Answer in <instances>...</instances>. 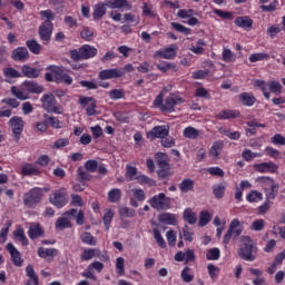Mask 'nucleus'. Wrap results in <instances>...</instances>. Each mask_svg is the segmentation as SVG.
I'll use <instances>...</instances> for the list:
<instances>
[{"mask_svg": "<svg viewBox=\"0 0 285 285\" xmlns=\"http://www.w3.org/2000/svg\"><path fill=\"white\" fill-rule=\"evenodd\" d=\"M11 58L13 61H27V59H30V52L26 47H18L12 51Z\"/></svg>", "mask_w": 285, "mask_h": 285, "instance_id": "15", "label": "nucleus"}, {"mask_svg": "<svg viewBox=\"0 0 285 285\" xmlns=\"http://www.w3.org/2000/svg\"><path fill=\"white\" fill-rule=\"evenodd\" d=\"M38 255L42 258V259H48V257H50V259H55V257H57L59 255V250H57V248H43V247H39L38 248Z\"/></svg>", "mask_w": 285, "mask_h": 285, "instance_id": "22", "label": "nucleus"}, {"mask_svg": "<svg viewBox=\"0 0 285 285\" xmlns=\"http://www.w3.org/2000/svg\"><path fill=\"white\" fill-rule=\"evenodd\" d=\"M9 124L11 126L16 139H19V137H21V134L23 132V119H21V117L19 116H13L9 120Z\"/></svg>", "mask_w": 285, "mask_h": 285, "instance_id": "11", "label": "nucleus"}, {"mask_svg": "<svg viewBox=\"0 0 285 285\" xmlns=\"http://www.w3.org/2000/svg\"><path fill=\"white\" fill-rule=\"evenodd\" d=\"M224 148V142L222 141H215L209 150V155L212 157H219V151Z\"/></svg>", "mask_w": 285, "mask_h": 285, "instance_id": "44", "label": "nucleus"}, {"mask_svg": "<svg viewBox=\"0 0 285 285\" xmlns=\"http://www.w3.org/2000/svg\"><path fill=\"white\" fill-rule=\"evenodd\" d=\"M107 8L111 10H131L132 6L128 3V0H110L106 2Z\"/></svg>", "mask_w": 285, "mask_h": 285, "instance_id": "16", "label": "nucleus"}, {"mask_svg": "<svg viewBox=\"0 0 285 285\" xmlns=\"http://www.w3.org/2000/svg\"><path fill=\"white\" fill-rule=\"evenodd\" d=\"M52 22L48 20L45 21L38 29V35L45 46H48V43H50V39H52Z\"/></svg>", "mask_w": 285, "mask_h": 285, "instance_id": "8", "label": "nucleus"}, {"mask_svg": "<svg viewBox=\"0 0 285 285\" xmlns=\"http://www.w3.org/2000/svg\"><path fill=\"white\" fill-rule=\"evenodd\" d=\"M98 77L101 81L106 79H119V77H124V71L119 69H105L99 71Z\"/></svg>", "mask_w": 285, "mask_h": 285, "instance_id": "13", "label": "nucleus"}, {"mask_svg": "<svg viewBox=\"0 0 285 285\" xmlns=\"http://www.w3.org/2000/svg\"><path fill=\"white\" fill-rule=\"evenodd\" d=\"M155 159L159 168L170 169V164H168V155L166 153H157L155 155Z\"/></svg>", "mask_w": 285, "mask_h": 285, "instance_id": "24", "label": "nucleus"}, {"mask_svg": "<svg viewBox=\"0 0 285 285\" xmlns=\"http://www.w3.org/2000/svg\"><path fill=\"white\" fill-rule=\"evenodd\" d=\"M43 119H46L47 125L50 126L51 128H61V126H59L61 121H59L56 117L45 114Z\"/></svg>", "mask_w": 285, "mask_h": 285, "instance_id": "42", "label": "nucleus"}, {"mask_svg": "<svg viewBox=\"0 0 285 285\" xmlns=\"http://www.w3.org/2000/svg\"><path fill=\"white\" fill-rule=\"evenodd\" d=\"M171 28H174V30H176L177 32H180L181 35H190L191 30L188 27H185L181 23L178 22H171L170 23Z\"/></svg>", "mask_w": 285, "mask_h": 285, "instance_id": "43", "label": "nucleus"}, {"mask_svg": "<svg viewBox=\"0 0 285 285\" xmlns=\"http://www.w3.org/2000/svg\"><path fill=\"white\" fill-rule=\"evenodd\" d=\"M254 168L258 170V173H277V169L279 166H277L275 163H262V164H255Z\"/></svg>", "mask_w": 285, "mask_h": 285, "instance_id": "17", "label": "nucleus"}, {"mask_svg": "<svg viewBox=\"0 0 285 285\" xmlns=\"http://www.w3.org/2000/svg\"><path fill=\"white\" fill-rule=\"evenodd\" d=\"M43 110L55 112L56 115H63V107L57 104V98L52 94H45L40 99Z\"/></svg>", "mask_w": 285, "mask_h": 285, "instance_id": "4", "label": "nucleus"}, {"mask_svg": "<svg viewBox=\"0 0 285 285\" xmlns=\"http://www.w3.org/2000/svg\"><path fill=\"white\" fill-rule=\"evenodd\" d=\"M234 23L238 26V28H253V19L249 17H237Z\"/></svg>", "mask_w": 285, "mask_h": 285, "instance_id": "31", "label": "nucleus"}, {"mask_svg": "<svg viewBox=\"0 0 285 285\" xmlns=\"http://www.w3.org/2000/svg\"><path fill=\"white\" fill-rule=\"evenodd\" d=\"M22 86L33 95H41L43 92V86H39L36 81L26 80Z\"/></svg>", "mask_w": 285, "mask_h": 285, "instance_id": "20", "label": "nucleus"}, {"mask_svg": "<svg viewBox=\"0 0 285 285\" xmlns=\"http://www.w3.org/2000/svg\"><path fill=\"white\" fill-rule=\"evenodd\" d=\"M170 197L166 196V194L160 193L149 199V204L151 208L155 210H168L170 208Z\"/></svg>", "mask_w": 285, "mask_h": 285, "instance_id": "5", "label": "nucleus"}, {"mask_svg": "<svg viewBox=\"0 0 285 285\" xmlns=\"http://www.w3.org/2000/svg\"><path fill=\"white\" fill-rule=\"evenodd\" d=\"M121 199V189L114 188L108 193V200L111 204H117V202H120Z\"/></svg>", "mask_w": 285, "mask_h": 285, "instance_id": "36", "label": "nucleus"}, {"mask_svg": "<svg viewBox=\"0 0 285 285\" xmlns=\"http://www.w3.org/2000/svg\"><path fill=\"white\" fill-rule=\"evenodd\" d=\"M136 179L139 181V184H146L147 186H157V181L146 175H140Z\"/></svg>", "mask_w": 285, "mask_h": 285, "instance_id": "52", "label": "nucleus"}, {"mask_svg": "<svg viewBox=\"0 0 285 285\" xmlns=\"http://www.w3.org/2000/svg\"><path fill=\"white\" fill-rule=\"evenodd\" d=\"M219 255H220L219 248L214 247V248L208 249L206 257L209 261H217V259H219Z\"/></svg>", "mask_w": 285, "mask_h": 285, "instance_id": "51", "label": "nucleus"}, {"mask_svg": "<svg viewBox=\"0 0 285 285\" xmlns=\"http://www.w3.org/2000/svg\"><path fill=\"white\" fill-rule=\"evenodd\" d=\"M80 37L82 39H86V41H92V37H95V32H92V30H90V28L86 27L80 32Z\"/></svg>", "mask_w": 285, "mask_h": 285, "instance_id": "58", "label": "nucleus"}, {"mask_svg": "<svg viewBox=\"0 0 285 285\" xmlns=\"http://www.w3.org/2000/svg\"><path fill=\"white\" fill-rule=\"evenodd\" d=\"M240 243L238 257L245 262H255L257 259V253H259L257 243L250 236H240Z\"/></svg>", "mask_w": 285, "mask_h": 285, "instance_id": "1", "label": "nucleus"}, {"mask_svg": "<svg viewBox=\"0 0 285 285\" xmlns=\"http://www.w3.org/2000/svg\"><path fill=\"white\" fill-rule=\"evenodd\" d=\"M154 239H156V242H157L158 246H160V248H166V240L161 236V232H159V229H157V228H154Z\"/></svg>", "mask_w": 285, "mask_h": 285, "instance_id": "49", "label": "nucleus"}, {"mask_svg": "<svg viewBox=\"0 0 285 285\" xmlns=\"http://www.w3.org/2000/svg\"><path fill=\"white\" fill-rule=\"evenodd\" d=\"M160 144L164 148H173L175 146V138L173 136H166L160 139Z\"/></svg>", "mask_w": 285, "mask_h": 285, "instance_id": "55", "label": "nucleus"}, {"mask_svg": "<svg viewBox=\"0 0 285 285\" xmlns=\"http://www.w3.org/2000/svg\"><path fill=\"white\" fill-rule=\"evenodd\" d=\"M272 144L275 146H285V137L282 134H276L272 137Z\"/></svg>", "mask_w": 285, "mask_h": 285, "instance_id": "62", "label": "nucleus"}, {"mask_svg": "<svg viewBox=\"0 0 285 285\" xmlns=\"http://www.w3.org/2000/svg\"><path fill=\"white\" fill-rule=\"evenodd\" d=\"M266 226V222L264 219H257L252 223L250 229L252 230H264V227Z\"/></svg>", "mask_w": 285, "mask_h": 285, "instance_id": "57", "label": "nucleus"}, {"mask_svg": "<svg viewBox=\"0 0 285 285\" xmlns=\"http://www.w3.org/2000/svg\"><path fill=\"white\" fill-rule=\"evenodd\" d=\"M195 188V180L190 178L183 179V181L179 184V189L183 193H190Z\"/></svg>", "mask_w": 285, "mask_h": 285, "instance_id": "33", "label": "nucleus"}, {"mask_svg": "<svg viewBox=\"0 0 285 285\" xmlns=\"http://www.w3.org/2000/svg\"><path fill=\"white\" fill-rule=\"evenodd\" d=\"M257 199H262V193H259L257 190H252L247 195V202H249V203L257 202Z\"/></svg>", "mask_w": 285, "mask_h": 285, "instance_id": "63", "label": "nucleus"}, {"mask_svg": "<svg viewBox=\"0 0 285 285\" xmlns=\"http://www.w3.org/2000/svg\"><path fill=\"white\" fill-rule=\"evenodd\" d=\"M184 137L187 139H197L199 137V130L194 127H187L184 129Z\"/></svg>", "mask_w": 285, "mask_h": 285, "instance_id": "40", "label": "nucleus"}, {"mask_svg": "<svg viewBox=\"0 0 285 285\" xmlns=\"http://www.w3.org/2000/svg\"><path fill=\"white\" fill-rule=\"evenodd\" d=\"M184 104V99L180 97H177L175 95H171L166 98L165 104L161 106L163 112H174L175 106Z\"/></svg>", "mask_w": 285, "mask_h": 285, "instance_id": "10", "label": "nucleus"}, {"mask_svg": "<svg viewBox=\"0 0 285 285\" xmlns=\"http://www.w3.org/2000/svg\"><path fill=\"white\" fill-rule=\"evenodd\" d=\"M56 228L63 230V228H70V220L67 218L60 217L56 222Z\"/></svg>", "mask_w": 285, "mask_h": 285, "instance_id": "56", "label": "nucleus"}, {"mask_svg": "<svg viewBox=\"0 0 285 285\" xmlns=\"http://www.w3.org/2000/svg\"><path fill=\"white\" fill-rule=\"evenodd\" d=\"M109 97L114 100L124 99V97H126V91L124 89H112L109 91Z\"/></svg>", "mask_w": 285, "mask_h": 285, "instance_id": "48", "label": "nucleus"}, {"mask_svg": "<svg viewBox=\"0 0 285 285\" xmlns=\"http://www.w3.org/2000/svg\"><path fill=\"white\" fill-rule=\"evenodd\" d=\"M99 168V163L97 160H87L85 163V169H87L88 173H95Z\"/></svg>", "mask_w": 285, "mask_h": 285, "instance_id": "54", "label": "nucleus"}, {"mask_svg": "<svg viewBox=\"0 0 285 285\" xmlns=\"http://www.w3.org/2000/svg\"><path fill=\"white\" fill-rule=\"evenodd\" d=\"M139 176H137V167H132L130 165H127L126 167V178L128 181H132L134 179H137Z\"/></svg>", "mask_w": 285, "mask_h": 285, "instance_id": "41", "label": "nucleus"}, {"mask_svg": "<svg viewBox=\"0 0 285 285\" xmlns=\"http://www.w3.org/2000/svg\"><path fill=\"white\" fill-rule=\"evenodd\" d=\"M183 217L185 222H187V224H190L191 226L197 224V214L190 208L185 209Z\"/></svg>", "mask_w": 285, "mask_h": 285, "instance_id": "32", "label": "nucleus"}, {"mask_svg": "<svg viewBox=\"0 0 285 285\" xmlns=\"http://www.w3.org/2000/svg\"><path fill=\"white\" fill-rule=\"evenodd\" d=\"M180 277H181L183 282H185L186 284H189V282H193V279H195V276H193V274H190V267H185L181 271Z\"/></svg>", "mask_w": 285, "mask_h": 285, "instance_id": "47", "label": "nucleus"}, {"mask_svg": "<svg viewBox=\"0 0 285 285\" xmlns=\"http://www.w3.org/2000/svg\"><path fill=\"white\" fill-rule=\"evenodd\" d=\"M4 77H8L9 79H19L21 77V72H19L17 69L12 67H8L3 69Z\"/></svg>", "mask_w": 285, "mask_h": 285, "instance_id": "39", "label": "nucleus"}, {"mask_svg": "<svg viewBox=\"0 0 285 285\" xmlns=\"http://www.w3.org/2000/svg\"><path fill=\"white\" fill-rule=\"evenodd\" d=\"M126 265H125V261L124 257H118L116 259V269L118 275H124L126 273Z\"/></svg>", "mask_w": 285, "mask_h": 285, "instance_id": "53", "label": "nucleus"}, {"mask_svg": "<svg viewBox=\"0 0 285 285\" xmlns=\"http://www.w3.org/2000/svg\"><path fill=\"white\" fill-rule=\"evenodd\" d=\"M158 222H160V224H166L167 226H177V217H175V214L170 213L158 215Z\"/></svg>", "mask_w": 285, "mask_h": 285, "instance_id": "21", "label": "nucleus"}, {"mask_svg": "<svg viewBox=\"0 0 285 285\" xmlns=\"http://www.w3.org/2000/svg\"><path fill=\"white\" fill-rule=\"evenodd\" d=\"M21 175L27 177H30L32 175L39 176L41 175V171L39 170V168H37V166L32 164H27L22 167Z\"/></svg>", "mask_w": 285, "mask_h": 285, "instance_id": "28", "label": "nucleus"}, {"mask_svg": "<svg viewBox=\"0 0 285 285\" xmlns=\"http://www.w3.org/2000/svg\"><path fill=\"white\" fill-rule=\"evenodd\" d=\"M7 250L10 253L13 266H22L23 259L21 258V253L12 243L7 244Z\"/></svg>", "mask_w": 285, "mask_h": 285, "instance_id": "14", "label": "nucleus"}, {"mask_svg": "<svg viewBox=\"0 0 285 285\" xmlns=\"http://www.w3.org/2000/svg\"><path fill=\"white\" fill-rule=\"evenodd\" d=\"M168 135H170V126H155L151 130L147 131V139L155 141V139H163L164 137H168Z\"/></svg>", "mask_w": 285, "mask_h": 285, "instance_id": "7", "label": "nucleus"}, {"mask_svg": "<svg viewBox=\"0 0 285 285\" xmlns=\"http://www.w3.org/2000/svg\"><path fill=\"white\" fill-rule=\"evenodd\" d=\"M46 235V230L41 228V225L39 223L31 225L28 230V236L30 239H37L39 237H43Z\"/></svg>", "mask_w": 285, "mask_h": 285, "instance_id": "18", "label": "nucleus"}, {"mask_svg": "<svg viewBox=\"0 0 285 285\" xmlns=\"http://www.w3.org/2000/svg\"><path fill=\"white\" fill-rule=\"evenodd\" d=\"M226 193V185L223 183L213 186V195L216 199H222Z\"/></svg>", "mask_w": 285, "mask_h": 285, "instance_id": "35", "label": "nucleus"}, {"mask_svg": "<svg viewBox=\"0 0 285 285\" xmlns=\"http://www.w3.org/2000/svg\"><path fill=\"white\" fill-rule=\"evenodd\" d=\"M239 219L235 218L230 222L228 230L224 235L223 244L225 246L230 243V239H237L242 235V228H239Z\"/></svg>", "mask_w": 285, "mask_h": 285, "instance_id": "6", "label": "nucleus"}, {"mask_svg": "<svg viewBox=\"0 0 285 285\" xmlns=\"http://www.w3.org/2000/svg\"><path fill=\"white\" fill-rule=\"evenodd\" d=\"M80 239L83 244H88V246H97V238L90 232L82 233Z\"/></svg>", "mask_w": 285, "mask_h": 285, "instance_id": "34", "label": "nucleus"}, {"mask_svg": "<svg viewBox=\"0 0 285 285\" xmlns=\"http://www.w3.org/2000/svg\"><path fill=\"white\" fill-rule=\"evenodd\" d=\"M106 6H107L106 3H98L94 7L92 17L95 21H99V19H101V17L106 14L107 12Z\"/></svg>", "mask_w": 285, "mask_h": 285, "instance_id": "30", "label": "nucleus"}, {"mask_svg": "<svg viewBox=\"0 0 285 285\" xmlns=\"http://www.w3.org/2000/svg\"><path fill=\"white\" fill-rule=\"evenodd\" d=\"M52 75L56 83H67V86H72V77L66 73L63 67H55L52 69Z\"/></svg>", "mask_w": 285, "mask_h": 285, "instance_id": "9", "label": "nucleus"}, {"mask_svg": "<svg viewBox=\"0 0 285 285\" xmlns=\"http://www.w3.org/2000/svg\"><path fill=\"white\" fill-rule=\"evenodd\" d=\"M21 72L23 77H27L28 79H37L39 75H41V69L32 68L28 65H24L21 67Z\"/></svg>", "mask_w": 285, "mask_h": 285, "instance_id": "19", "label": "nucleus"}, {"mask_svg": "<svg viewBox=\"0 0 285 285\" xmlns=\"http://www.w3.org/2000/svg\"><path fill=\"white\" fill-rule=\"evenodd\" d=\"M92 179V176L90 173L86 169V167H78L77 169V180L80 184H86V181H90Z\"/></svg>", "mask_w": 285, "mask_h": 285, "instance_id": "26", "label": "nucleus"}, {"mask_svg": "<svg viewBox=\"0 0 285 285\" xmlns=\"http://www.w3.org/2000/svg\"><path fill=\"white\" fill-rule=\"evenodd\" d=\"M27 276L30 278V282H33V285H39V276L35 273V267L32 265H28L26 267Z\"/></svg>", "mask_w": 285, "mask_h": 285, "instance_id": "37", "label": "nucleus"}, {"mask_svg": "<svg viewBox=\"0 0 285 285\" xmlns=\"http://www.w3.org/2000/svg\"><path fill=\"white\" fill-rule=\"evenodd\" d=\"M237 117H239V111L233 109L222 110L216 115V119H237Z\"/></svg>", "mask_w": 285, "mask_h": 285, "instance_id": "29", "label": "nucleus"}, {"mask_svg": "<svg viewBox=\"0 0 285 285\" xmlns=\"http://www.w3.org/2000/svg\"><path fill=\"white\" fill-rule=\"evenodd\" d=\"M210 219H212V216H210V213H208V210L200 212L198 226H200V228H204V226H207Z\"/></svg>", "mask_w": 285, "mask_h": 285, "instance_id": "38", "label": "nucleus"}, {"mask_svg": "<svg viewBox=\"0 0 285 285\" xmlns=\"http://www.w3.org/2000/svg\"><path fill=\"white\" fill-rule=\"evenodd\" d=\"M95 257V249H85L80 256L82 262H90Z\"/></svg>", "mask_w": 285, "mask_h": 285, "instance_id": "61", "label": "nucleus"}, {"mask_svg": "<svg viewBox=\"0 0 285 285\" xmlns=\"http://www.w3.org/2000/svg\"><path fill=\"white\" fill-rule=\"evenodd\" d=\"M154 57L155 59H157V57H160L161 59H175L177 57V51L173 47H169L165 50L156 51Z\"/></svg>", "mask_w": 285, "mask_h": 285, "instance_id": "23", "label": "nucleus"}, {"mask_svg": "<svg viewBox=\"0 0 285 285\" xmlns=\"http://www.w3.org/2000/svg\"><path fill=\"white\" fill-rule=\"evenodd\" d=\"M242 156H243V159H245V161H253L255 157H262V154L253 153L250 151V149H245Z\"/></svg>", "mask_w": 285, "mask_h": 285, "instance_id": "50", "label": "nucleus"}, {"mask_svg": "<svg viewBox=\"0 0 285 285\" xmlns=\"http://www.w3.org/2000/svg\"><path fill=\"white\" fill-rule=\"evenodd\" d=\"M112 217H115V213L112 210H108L105 213L102 217L104 225L106 227V230H110V223L112 222Z\"/></svg>", "mask_w": 285, "mask_h": 285, "instance_id": "46", "label": "nucleus"}, {"mask_svg": "<svg viewBox=\"0 0 285 285\" xmlns=\"http://www.w3.org/2000/svg\"><path fill=\"white\" fill-rule=\"evenodd\" d=\"M13 235L16 238H18L23 246H28V237H26V233L23 232V228H18L13 232Z\"/></svg>", "mask_w": 285, "mask_h": 285, "instance_id": "45", "label": "nucleus"}, {"mask_svg": "<svg viewBox=\"0 0 285 285\" xmlns=\"http://www.w3.org/2000/svg\"><path fill=\"white\" fill-rule=\"evenodd\" d=\"M97 52L98 50L94 46L83 45L78 50H70L69 55L73 61H83L97 57Z\"/></svg>", "mask_w": 285, "mask_h": 285, "instance_id": "2", "label": "nucleus"}, {"mask_svg": "<svg viewBox=\"0 0 285 285\" xmlns=\"http://www.w3.org/2000/svg\"><path fill=\"white\" fill-rule=\"evenodd\" d=\"M119 215L121 217H135V209H130L128 207H122L119 209Z\"/></svg>", "mask_w": 285, "mask_h": 285, "instance_id": "64", "label": "nucleus"}, {"mask_svg": "<svg viewBox=\"0 0 285 285\" xmlns=\"http://www.w3.org/2000/svg\"><path fill=\"white\" fill-rule=\"evenodd\" d=\"M238 99L243 106H255V101H257V98L253 96V94L243 92L238 96Z\"/></svg>", "mask_w": 285, "mask_h": 285, "instance_id": "25", "label": "nucleus"}, {"mask_svg": "<svg viewBox=\"0 0 285 285\" xmlns=\"http://www.w3.org/2000/svg\"><path fill=\"white\" fill-rule=\"evenodd\" d=\"M26 46L32 55H41V50H43V47L35 39L27 40Z\"/></svg>", "mask_w": 285, "mask_h": 285, "instance_id": "27", "label": "nucleus"}, {"mask_svg": "<svg viewBox=\"0 0 285 285\" xmlns=\"http://www.w3.org/2000/svg\"><path fill=\"white\" fill-rule=\"evenodd\" d=\"M49 202L56 208H63L68 204V198H66V193L59 190L53 193V196H50Z\"/></svg>", "mask_w": 285, "mask_h": 285, "instance_id": "12", "label": "nucleus"}, {"mask_svg": "<svg viewBox=\"0 0 285 285\" xmlns=\"http://www.w3.org/2000/svg\"><path fill=\"white\" fill-rule=\"evenodd\" d=\"M41 199H43V190L35 187L23 195V205L27 208H36L38 204H41Z\"/></svg>", "mask_w": 285, "mask_h": 285, "instance_id": "3", "label": "nucleus"}, {"mask_svg": "<svg viewBox=\"0 0 285 285\" xmlns=\"http://www.w3.org/2000/svg\"><path fill=\"white\" fill-rule=\"evenodd\" d=\"M11 95L17 97V99H20V101H26V99H28V96H26L23 91L19 90L17 87H11Z\"/></svg>", "mask_w": 285, "mask_h": 285, "instance_id": "59", "label": "nucleus"}, {"mask_svg": "<svg viewBox=\"0 0 285 285\" xmlns=\"http://www.w3.org/2000/svg\"><path fill=\"white\" fill-rule=\"evenodd\" d=\"M265 59H268L267 53H254L249 56V61L252 63H256V61H264Z\"/></svg>", "mask_w": 285, "mask_h": 285, "instance_id": "60", "label": "nucleus"}]
</instances>
